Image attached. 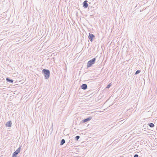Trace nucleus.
Returning <instances> with one entry per match:
<instances>
[{
  "label": "nucleus",
  "mask_w": 157,
  "mask_h": 157,
  "mask_svg": "<svg viewBox=\"0 0 157 157\" xmlns=\"http://www.w3.org/2000/svg\"><path fill=\"white\" fill-rule=\"evenodd\" d=\"M19 82H22L21 83H23V81H24V79L22 80L21 81V80H19L18 81Z\"/></svg>",
  "instance_id": "dca6fc26"
},
{
  "label": "nucleus",
  "mask_w": 157,
  "mask_h": 157,
  "mask_svg": "<svg viewBox=\"0 0 157 157\" xmlns=\"http://www.w3.org/2000/svg\"><path fill=\"white\" fill-rule=\"evenodd\" d=\"M111 86V83L109 84L107 86H106V88H107V89H109V88Z\"/></svg>",
  "instance_id": "4468645a"
},
{
  "label": "nucleus",
  "mask_w": 157,
  "mask_h": 157,
  "mask_svg": "<svg viewBox=\"0 0 157 157\" xmlns=\"http://www.w3.org/2000/svg\"><path fill=\"white\" fill-rule=\"evenodd\" d=\"M96 59L95 58H94L90 60L88 62L87 64V67L89 68L91 67L93 64H94L96 61Z\"/></svg>",
  "instance_id": "f03ea898"
},
{
  "label": "nucleus",
  "mask_w": 157,
  "mask_h": 157,
  "mask_svg": "<svg viewBox=\"0 0 157 157\" xmlns=\"http://www.w3.org/2000/svg\"><path fill=\"white\" fill-rule=\"evenodd\" d=\"M92 117H89L86 119H85L83 120H82L81 121V122L82 123H85L86 122L90 121L92 119Z\"/></svg>",
  "instance_id": "20e7f679"
},
{
  "label": "nucleus",
  "mask_w": 157,
  "mask_h": 157,
  "mask_svg": "<svg viewBox=\"0 0 157 157\" xmlns=\"http://www.w3.org/2000/svg\"><path fill=\"white\" fill-rule=\"evenodd\" d=\"M88 1L86 0L82 3L83 5V7L85 8H87L88 6V4L87 3Z\"/></svg>",
  "instance_id": "423d86ee"
},
{
  "label": "nucleus",
  "mask_w": 157,
  "mask_h": 157,
  "mask_svg": "<svg viewBox=\"0 0 157 157\" xmlns=\"http://www.w3.org/2000/svg\"><path fill=\"white\" fill-rule=\"evenodd\" d=\"M140 71L139 70H138L136 71L135 72V75H137L140 72Z\"/></svg>",
  "instance_id": "ddd939ff"
},
{
  "label": "nucleus",
  "mask_w": 157,
  "mask_h": 157,
  "mask_svg": "<svg viewBox=\"0 0 157 157\" xmlns=\"http://www.w3.org/2000/svg\"><path fill=\"white\" fill-rule=\"evenodd\" d=\"M6 80L7 81V82L10 83H12L13 81V80L12 79H6Z\"/></svg>",
  "instance_id": "9b49d317"
},
{
  "label": "nucleus",
  "mask_w": 157,
  "mask_h": 157,
  "mask_svg": "<svg viewBox=\"0 0 157 157\" xmlns=\"http://www.w3.org/2000/svg\"><path fill=\"white\" fill-rule=\"evenodd\" d=\"M11 124H12L11 121H10L6 123V125L7 127H10L11 126Z\"/></svg>",
  "instance_id": "6e6552de"
},
{
  "label": "nucleus",
  "mask_w": 157,
  "mask_h": 157,
  "mask_svg": "<svg viewBox=\"0 0 157 157\" xmlns=\"http://www.w3.org/2000/svg\"><path fill=\"white\" fill-rule=\"evenodd\" d=\"M81 89L84 90H85L87 88V86L86 84H83L82 85V86H81Z\"/></svg>",
  "instance_id": "0eeeda50"
},
{
  "label": "nucleus",
  "mask_w": 157,
  "mask_h": 157,
  "mask_svg": "<svg viewBox=\"0 0 157 157\" xmlns=\"http://www.w3.org/2000/svg\"><path fill=\"white\" fill-rule=\"evenodd\" d=\"M95 37V36L92 34L89 33L88 38L90 41L92 42L93 39Z\"/></svg>",
  "instance_id": "39448f33"
},
{
  "label": "nucleus",
  "mask_w": 157,
  "mask_h": 157,
  "mask_svg": "<svg viewBox=\"0 0 157 157\" xmlns=\"http://www.w3.org/2000/svg\"><path fill=\"white\" fill-rule=\"evenodd\" d=\"M42 72L43 73L45 78H49L50 71L49 70L43 69Z\"/></svg>",
  "instance_id": "f257e3e1"
},
{
  "label": "nucleus",
  "mask_w": 157,
  "mask_h": 157,
  "mask_svg": "<svg viewBox=\"0 0 157 157\" xmlns=\"http://www.w3.org/2000/svg\"><path fill=\"white\" fill-rule=\"evenodd\" d=\"M148 125L151 128H153L154 127L155 125L154 124L152 123H150L148 124Z\"/></svg>",
  "instance_id": "9d476101"
},
{
  "label": "nucleus",
  "mask_w": 157,
  "mask_h": 157,
  "mask_svg": "<svg viewBox=\"0 0 157 157\" xmlns=\"http://www.w3.org/2000/svg\"><path fill=\"white\" fill-rule=\"evenodd\" d=\"M6 78L7 79V78H9L8 77H6Z\"/></svg>",
  "instance_id": "f3484780"
},
{
  "label": "nucleus",
  "mask_w": 157,
  "mask_h": 157,
  "mask_svg": "<svg viewBox=\"0 0 157 157\" xmlns=\"http://www.w3.org/2000/svg\"><path fill=\"white\" fill-rule=\"evenodd\" d=\"M21 147H19L15 151L13 154L12 157H17V155L20 152L21 150Z\"/></svg>",
  "instance_id": "7ed1b4c3"
},
{
  "label": "nucleus",
  "mask_w": 157,
  "mask_h": 157,
  "mask_svg": "<svg viewBox=\"0 0 157 157\" xmlns=\"http://www.w3.org/2000/svg\"><path fill=\"white\" fill-rule=\"evenodd\" d=\"M138 157V155L137 154H135L134 156V157Z\"/></svg>",
  "instance_id": "2eb2a0df"
},
{
  "label": "nucleus",
  "mask_w": 157,
  "mask_h": 157,
  "mask_svg": "<svg viewBox=\"0 0 157 157\" xmlns=\"http://www.w3.org/2000/svg\"><path fill=\"white\" fill-rule=\"evenodd\" d=\"M65 142V141L64 139H63L61 140L60 142V145H63Z\"/></svg>",
  "instance_id": "1a4fd4ad"
},
{
  "label": "nucleus",
  "mask_w": 157,
  "mask_h": 157,
  "mask_svg": "<svg viewBox=\"0 0 157 157\" xmlns=\"http://www.w3.org/2000/svg\"><path fill=\"white\" fill-rule=\"evenodd\" d=\"M80 136H77L75 137V140L76 141H78L80 138Z\"/></svg>",
  "instance_id": "f8f14e48"
}]
</instances>
